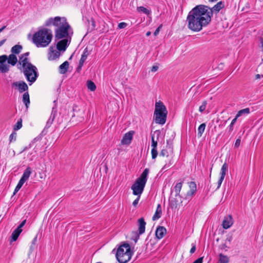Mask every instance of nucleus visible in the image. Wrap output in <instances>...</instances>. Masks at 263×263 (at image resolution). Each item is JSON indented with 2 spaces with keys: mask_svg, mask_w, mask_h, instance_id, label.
<instances>
[{
  "mask_svg": "<svg viewBox=\"0 0 263 263\" xmlns=\"http://www.w3.org/2000/svg\"><path fill=\"white\" fill-rule=\"evenodd\" d=\"M211 11L208 10L206 6L198 5L193 8L187 15V27L192 31L199 32L211 22Z\"/></svg>",
  "mask_w": 263,
  "mask_h": 263,
  "instance_id": "obj_1",
  "label": "nucleus"
},
{
  "mask_svg": "<svg viewBox=\"0 0 263 263\" xmlns=\"http://www.w3.org/2000/svg\"><path fill=\"white\" fill-rule=\"evenodd\" d=\"M51 25L56 27L54 30V37L56 40H61L65 37H71L73 33L71 27L64 17L56 16L47 19L45 22V26L49 27Z\"/></svg>",
  "mask_w": 263,
  "mask_h": 263,
  "instance_id": "obj_2",
  "label": "nucleus"
},
{
  "mask_svg": "<svg viewBox=\"0 0 263 263\" xmlns=\"http://www.w3.org/2000/svg\"><path fill=\"white\" fill-rule=\"evenodd\" d=\"M29 52H26L20 57L19 63L22 65L23 72L27 80L30 82V85L34 82L37 77L38 73L36 67L29 62L27 56Z\"/></svg>",
  "mask_w": 263,
  "mask_h": 263,
  "instance_id": "obj_3",
  "label": "nucleus"
},
{
  "mask_svg": "<svg viewBox=\"0 0 263 263\" xmlns=\"http://www.w3.org/2000/svg\"><path fill=\"white\" fill-rule=\"evenodd\" d=\"M53 37L50 29L43 28L35 32L32 37V41L37 47H45L51 42Z\"/></svg>",
  "mask_w": 263,
  "mask_h": 263,
  "instance_id": "obj_4",
  "label": "nucleus"
},
{
  "mask_svg": "<svg viewBox=\"0 0 263 263\" xmlns=\"http://www.w3.org/2000/svg\"><path fill=\"white\" fill-rule=\"evenodd\" d=\"M149 168H146L131 186L134 195L141 196L147 180Z\"/></svg>",
  "mask_w": 263,
  "mask_h": 263,
  "instance_id": "obj_5",
  "label": "nucleus"
},
{
  "mask_svg": "<svg viewBox=\"0 0 263 263\" xmlns=\"http://www.w3.org/2000/svg\"><path fill=\"white\" fill-rule=\"evenodd\" d=\"M132 254L129 245L124 243L117 249L116 256L120 263H126L130 259Z\"/></svg>",
  "mask_w": 263,
  "mask_h": 263,
  "instance_id": "obj_6",
  "label": "nucleus"
},
{
  "mask_svg": "<svg viewBox=\"0 0 263 263\" xmlns=\"http://www.w3.org/2000/svg\"><path fill=\"white\" fill-rule=\"evenodd\" d=\"M167 111L161 101L156 102L154 111V120L157 124L163 125L166 122Z\"/></svg>",
  "mask_w": 263,
  "mask_h": 263,
  "instance_id": "obj_7",
  "label": "nucleus"
},
{
  "mask_svg": "<svg viewBox=\"0 0 263 263\" xmlns=\"http://www.w3.org/2000/svg\"><path fill=\"white\" fill-rule=\"evenodd\" d=\"M57 49H66L71 42V37H65L61 40H55Z\"/></svg>",
  "mask_w": 263,
  "mask_h": 263,
  "instance_id": "obj_8",
  "label": "nucleus"
},
{
  "mask_svg": "<svg viewBox=\"0 0 263 263\" xmlns=\"http://www.w3.org/2000/svg\"><path fill=\"white\" fill-rule=\"evenodd\" d=\"M160 156L166 157L168 158V162L166 163L162 167V171L164 170H167L172 165V156L171 154H169L168 151L166 149H162L160 153Z\"/></svg>",
  "mask_w": 263,
  "mask_h": 263,
  "instance_id": "obj_9",
  "label": "nucleus"
},
{
  "mask_svg": "<svg viewBox=\"0 0 263 263\" xmlns=\"http://www.w3.org/2000/svg\"><path fill=\"white\" fill-rule=\"evenodd\" d=\"M12 86L17 88L20 92L25 91L28 89L27 84L22 81L13 82L12 84Z\"/></svg>",
  "mask_w": 263,
  "mask_h": 263,
  "instance_id": "obj_10",
  "label": "nucleus"
},
{
  "mask_svg": "<svg viewBox=\"0 0 263 263\" xmlns=\"http://www.w3.org/2000/svg\"><path fill=\"white\" fill-rule=\"evenodd\" d=\"M182 183L183 181H181L177 183L171 190L172 195H174L175 197L180 198V199L181 198L180 192L182 186Z\"/></svg>",
  "mask_w": 263,
  "mask_h": 263,
  "instance_id": "obj_11",
  "label": "nucleus"
},
{
  "mask_svg": "<svg viewBox=\"0 0 263 263\" xmlns=\"http://www.w3.org/2000/svg\"><path fill=\"white\" fill-rule=\"evenodd\" d=\"M13 53L7 57V61L8 64H11L12 66H14L17 62V59L16 54H18L20 52V50H12Z\"/></svg>",
  "mask_w": 263,
  "mask_h": 263,
  "instance_id": "obj_12",
  "label": "nucleus"
},
{
  "mask_svg": "<svg viewBox=\"0 0 263 263\" xmlns=\"http://www.w3.org/2000/svg\"><path fill=\"white\" fill-rule=\"evenodd\" d=\"M228 168V165L226 163H224L221 168V170H220V177L219 178V179L218 180V182H217V187L216 188V190L218 189L220 186H221V184L225 177V176H226V171Z\"/></svg>",
  "mask_w": 263,
  "mask_h": 263,
  "instance_id": "obj_13",
  "label": "nucleus"
},
{
  "mask_svg": "<svg viewBox=\"0 0 263 263\" xmlns=\"http://www.w3.org/2000/svg\"><path fill=\"white\" fill-rule=\"evenodd\" d=\"M134 133L133 131H129L126 133L121 140L122 144L129 145L131 143Z\"/></svg>",
  "mask_w": 263,
  "mask_h": 263,
  "instance_id": "obj_14",
  "label": "nucleus"
},
{
  "mask_svg": "<svg viewBox=\"0 0 263 263\" xmlns=\"http://www.w3.org/2000/svg\"><path fill=\"white\" fill-rule=\"evenodd\" d=\"M224 4L222 2H219L212 8H210L209 7L206 6V9H208V10L211 11L212 16L214 12H218L222 8L224 7Z\"/></svg>",
  "mask_w": 263,
  "mask_h": 263,
  "instance_id": "obj_15",
  "label": "nucleus"
},
{
  "mask_svg": "<svg viewBox=\"0 0 263 263\" xmlns=\"http://www.w3.org/2000/svg\"><path fill=\"white\" fill-rule=\"evenodd\" d=\"M166 233V230L164 227L159 226L155 232L156 236L157 238L160 239L164 237Z\"/></svg>",
  "mask_w": 263,
  "mask_h": 263,
  "instance_id": "obj_16",
  "label": "nucleus"
},
{
  "mask_svg": "<svg viewBox=\"0 0 263 263\" xmlns=\"http://www.w3.org/2000/svg\"><path fill=\"white\" fill-rule=\"evenodd\" d=\"M138 232L139 234H142L145 230L146 222L143 218H140L138 220Z\"/></svg>",
  "mask_w": 263,
  "mask_h": 263,
  "instance_id": "obj_17",
  "label": "nucleus"
},
{
  "mask_svg": "<svg viewBox=\"0 0 263 263\" xmlns=\"http://www.w3.org/2000/svg\"><path fill=\"white\" fill-rule=\"evenodd\" d=\"M233 224L232 217L229 215L225 217L222 222V227L224 229H227L229 228Z\"/></svg>",
  "mask_w": 263,
  "mask_h": 263,
  "instance_id": "obj_18",
  "label": "nucleus"
},
{
  "mask_svg": "<svg viewBox=\"0 0 263 263\" xmlns=\"http://www.w3.org/2000/svg\"><path fill=\"white\" fill-rule=\"evenodd\" d=\"M61 50H50L48 53V59L50 61L55 60L60 55Z\"/></svg>",
  "mask_w": 263,
  "mask_h": 263,
  "instance_id": "obj_19",
  "label": "nucleus"
},
{
  "mask_svg": "<svg viewBox=\"0 0 263 263\" xmlns=\"http://www.w3.org/2000/svg\"><path fill=\"white\" fill-rule=\"evenodd\" d=\"M31 174V169L30 167H28L24 172L22 177L21 179L23 180V181H26L29 178Z\"/></svg>",
  "mask_w": 263,
  "mask_h": 263,
  "instance_id": "obj_20",
  "label": "nucleus"
},
{
  "mask_svg": "<svg viewBox=\"0 0 263 263\" xmlns=\"http://www.w3.org/2000/svg\"><path fill=\"white\" fill-rule=\"evenodd\" d=\"M161 214H162L161 206L160 204H158L157 205L155 213L153 217V220H157L159 218H160L161 217Z\"/></svg>",
  "mask_w": 263,
  "mask_h": 263,
  "instance_id": "obj_21",
  "label": "nucleus"
},
{
  "mask_svg": "<svg viewBox=\"0 0 263 263\" xmlns=\"http://www.w3.org/2000/svg\"><path fill=\"white\" fill-rule=\"evenodd\" d=\"M69 67V63L67 61H65L59 66L60 72L62 74L65 73L68 70Z\"/></svg>",
  "mask_w": 263,
  "mask_h": 263,
  "instance_id": "obj_22",
  "label": "nucleus"
},
{
  "mask_svg": "<svg viewBox=\"0 0 263 263\" xmlns=\"http://www.w3.org/2000/svg\"><path fill=\"white\" fill-rule=\"evenodd\" d=\"M23 102L25 104L26 108L28 107L30 104L29 95L28 92H25L23 95Z\"/></svg>",
  "mask_w": 263,
  "mask_h": 263,
  "instance_id": "obj_23",
  "label": "nucleus"
},
{
  "mask_svg": "<svg viewBox=\"0 0 263 263\" xmlns=\"http://www.w3.org/2000/svg\"><path fill=\"white\" fill-rule=\"evenodd\" d=\"M229 258L227 255H224L220 253L219 255V261L218 263H228Z\"/></svg>",
  "mask_w": 263,
  "mask_h": 263,
  "instance_id": "obj_24",
  "label": "nucleus"
},
{
  "mask_svg": "<svg viewBox=\"0 0 263 263\" xmlns=\"http://www.w3.org/2000/svg\"><path fill=\"white\" fill-rule=\"evenodd\" d=\"M22 232V230H18L16 228L12 233L11 238L12 240L16 241Z\"/></svg>",
  "mask_w": 263,
  "mask_h": 263,
  "instance_id": "obj_25",
  "label": "nucleus"
},
{
  "mask_svg": "<svg viewBox=\"0 0 263 263\" xmlns=\"http://www.w3.org/2000/svg\"><path fill=\"white\" fill-rule=\"evenodd\" d=\"M206 124L203 123L200 125L198 128V136L201 137L204 132Z\"/></svg>",
  "mask_w": 263,
  "mask_h": 263,
  "instance_id": "obj_26",
  "label": "nucleus"
},
{
  "mask_svg": "<svg viewBox=\"0 0 263 263\" xmlns=\"http://www.w3.org/2000/svg\"><path fill=\"white\" fill-rule=\"evenodd\" d=\"M139 234L138 232L133 231L131 234V239L133 240L135 243H136L138 239H139Z\"/></svg>",
  "mask_w": 263,
  "mask_h": 263,
  "instance_id": "obj_27",
  "label": "nucleus"
},
{
  "mask_svg": "<svg viewBox=\"0 0 263 263\" xmlns=\"http://www.w3.org/2000/svg\"><path fill=\"white\" fill-rule=\"evenodd\" d=\"M250 113V109L249 108H246L241 110H240L236 115L237 117H240L243 115H248Z\"/></svg>",
  "mask_w": 263,
  "mask_h": 263,
  "instance_id": "obj_28",
  "label": "nucleus"
},
{
  "mask_svg": "<svg viewBox=\"0 0 263 263\" xmlns=\"http://www.w3.org/2000/svg\"><path fill=\"white\" fill-rule=\"evenodd\" d=\"M54 107H53L52 108V111L51 112V116H50V117L49 118V119H48V120L47 122V125H48L49 126L52 123V122L53 121V120H54V119L55 118V112L56 111H54Z\"/></svg>",
  "mask_w": 263,
  "mask_h": 263,
  "instance_id": "obj_29",
  "label": "nucleus"
},
{
  "mask_svg": "<svg viewBox=\"0 0 263 263\" xmlns=\"http://www.w3.org/2000/svg\"><path fill=\"white\" fill-rule=\"evenodd\" d=\"M9 69V66L6 64H0V73L7 72Z\"/></svg>",
  "mask_w": 263,
  "mask_h": 263,
  "instance_id": "obj_30",
  "label": "nucleus"
},
{
  "mask_svg": "<svg viewBox=\"0 0 263 263\" xmlns=\"http://www.w3.org/2000/svg\"><path fill=\"white\" fill-rule=\"evenodd\" d=\"M190 186L191 187H192V189L189 192H187V195H190L192 196V195H193L195 193V192L196 191V185L194 182H192L191 183Z\"/></svg>",
  "mask_w": 263,
  "mask_h": 263,
  "instance_id": "obj_31",
  "label": "nucleus"
},
{
  "mask_svg": "<svg viewBox=\"0 0 263 263\" xmlns=\"http://www.w3.org/2000/svg\"><path fill=\"white\" fill-rule=\"evenodd\" d=\"M89 54V52H88V51L85 50L82 54L79 62L84 64V62L85 61V60H86V59L87 58V56Z\"/></svg>",
  "mask_w": 263,
  "mask_h": 263,
  "instance_id": "obj_32",
  "label": "nucleus"
},
{
  "mask_svg": "<svg viewBox=\"0 0 263 263\" xmlns=\"http://www.w3.org/2000/svg\"><path fill=\"white\" fill-rule=\"evenodd\" d=\"M137 10L139 12H142L143 13H144L146 14H147V15L150 14L151 13V10H148L146 8L142 7V6L137 7Z\"/></svg>",
  "mask_w": 263,
  "mask_h": 263,
  "instance_id": "obj_33",
  "label": "nucleus"
},
{
  "mask_svg": "<svg viewBox=\"0 0 263 263\" xmlns=\"http://www.w3.org/2000/svg\"><path fill=\"white\" fill-rule=\"evenodd\" d=\"M87 85L88 89L91 91H94L96 88L95 84L91 81H88L87 82Z\"/></svg>",
  "mask_w": 263,
  "mask_h": 263,
  "instance_id": "obj_34",
  "label": "nucleus"
},
{
  "mask_svg": "<svg viewBox=\"0 0 263 263\" xmlns=\"http://www.w3.org/2000/svg\"><path fill=\"white\" fill-rule=\"evenodd\" d=\"M24 183L25 182L23 181V180H20L18 183H17L16 186L15 187L13 194H15L20 190V189L22 187Z\"/></svg>",
  "mask_w": 263,
  "mask_h": 263,
  "instance_id": "obj_35",
  "label": "nucleus"
},
{
  "mask_svg": "<svg viewBox=\"0 0 263 263\" xmlns=\"http://www.w3.org/2000/svg\"><path fill=\"white\" fill-rule=\"evenodd\" d=\"M22 127V120L20 119L17 121V123L14 125L13 129L14 130H17Z\"/></svg>",
  "mask_w": 263,
  "mask_h": 263,
  "instance_id": "obj_36",
  "label": "nucleus"
},
{
  "mask_svg": "<svg viewBox=\"0 0 263 263\" xmlns=\"http://www.w3.org/2000/svg\"><path fill=\"white\" fill-rule=\"evenodd\" d=\"M165 52L163 50H157L156 58L159 60H161L165 55Z\"/></svg>",
  "mask_w": 263,
  "mask_h": 263,
  "instance_id": "obj_37",
  "label": "nucleus"
},
{
  "mask_svg": "<svg viewBox=\"0 0 263 263\" xmlns=\"http://www.w3.org/2000/svg\"><path fill=\"white\" fill-rule=\"evenodd\" d=\"M206 105L207 102L206 101H204L202 102V105L200 106L199 108V110L200 112H202L205 110Z\"/></svg>",
  "mask_w": 263,
  "mask_h": 263,
  "instance_id": "obj_38",
  "label": "nucleus"
},
{
  "mask_svg": "<svg viewBox=\"0 0 263 263\" xmlns=\"http://www.w3.org/2000/svg\"><path fill=\"white\" fill-rule=\"evenodd\" d=\"M151 154L152 159H155L158 155L157 148H152L151 151Z\"/></svg>",
  "mask_w": 263,
  "mask_h": 263,
  "instance_id": "obj_39",
  "label": "nucleus"
},
{
  "mask_svg": "<svg viewBox=\"0 0 263 263\" xmlns=\"http://www.w3.org/2000/svg\"><path fill=\"white\" fill-rule=\"evenodd\" d=\"M234 125V124L231 123L230 125L227 128V133L229 135H230L233 130Z\"/></svg>",
  "mask_w": 263,
  "mask_h": 263,
  "instance_id": "obj_40",
  "label": "nucleus"
},
{
  "mask_svg": "<svg viewBox=\"0 0 263 263\" xmlns=\"http://www.w3.org/2000/svg\"><path fill=\"white\" fill-rule=\"evenodd\" d=\"M17 134L15 132H13L9 136L10 142L15 141L16 138Z\"/></svg>",
  "mask_w": 263,
  "mask_h": 263,
  "instance_id": "obj_41",
  "label": "nucleus"
},
{
  "mask_svg": "<svg viewBox=\"0 0 263 263\" xmlns=\"http://www.w3.org/2000/svg\"><path fill=\"white\" fill-rule=\"evenodd\" d=\"M157 141L154 140V136H152V148H157Z\"/></svg>",
  "mask_w": 263,
  "mask_h": 263,
  "instance_id": "obj_42",
  "label": "nucleus"
},
{
  "mask_svg": "<svg viewBox=\"0 0 263 263\" xmlns=\"http://www.w3.org/2000/svg\"><path fill=\"white\" fill-rule=\"evenodd\" d=\"M7 60V56L6 55H3L0 56V64H6L5 62Z\"/></svg>",
  "mask_w": 263,
  "mask_h": 263,
  "instance_id": "obj_43",
  "label": "nucleus"
},
{
  "mask_svg": "<svg viewBox=\"0 0 263 263\" xmlns=\"http://www.w3.org/2000/svg\"><path fill=\"white\" fill-rule=\"evenodd\" d=\"M37 235L35 236V237L33 238L32 241V245L30 246V250H32L33 248V246L35 245L37 242Z\"/></svg>",
  "mask_w": 263,
  "mask_h": 263,
  "instance_id": "obj_44",
  "label": "nucleus"
},
{
  "mask_svg": "<svg viewBox=\"0 0 263 263\" xmlns=\"http://www.w3.org/2000/svg\"><path fill=\"white\" fill-rule=\"evenodd\" d=\"M127 24L124 22L120 23L118 24V28L119 29H123L126 27Z\"/></svg>",
  "mask_w": 263,
  "mask_h": 263,
  "instance_id": "obj_45",
  "label": "nucleus"
},
{
  "mask_svg": "<svg viewBox=\"0 0 263 263\" xmlns=\"http://www.w3.org/2000/svg\"><path fill=\"white\" fill-rule=\"evenodd\" d=\"M219 247H220V249H221V250L224 249L226 251L227 250V249L229 248V247H228L227 246V244L226 243H223L222 245H221Z\"/></svg>",
  "mask_w": 263,
  "mask_h": 263,
  "instance_id": "obj_46",
  "label": "nucleus"
},
{
  "mask_svg": "<svg viewBox=\"0 0 263 263\" xmlns=\"http://www.w3.org/2000/svg\"><path fill=\"white\" fill-rule=\"evenodd\" d=\"M232 239H233V237H232V236H229L227 237V238H226V242L225 243H226L227 244L228 243H230L231 241L232 240Z\"/></svg>",
  "mask_w": 263,
  "mask_h": 263,
  "instance_id": "obj_47",
  "label": "nucleus"
},
{
  "mask_svg": "<svg viewBox=\"0 0 263 263\" xmlns=\"http://www.w3.org/2000/svg\"><path fill=\"white\" fill-rule=\"evenodd\" d=\"M140 196H138V197L133 201V205L134 206H136L138 204Z\"/></svg>",
  "mask_w": 263,
  "mask_h": 263,
  "instance_id": "obj_48",
  "label": "nucleus"
},
{
  "mask_svg": "<svg viewBox=\"0 0 263 263\" xmlns=\"http://www.w3.org/2000/svg\"><path fill=\"white\" fill-rule=\"evenodd\" d=\"M196 245L194 243L192 244V248L190 250V253L193 254L196 251Z\"/></svg>",
  "mask_w": 263,
  "mask_h": 263,
  "instance_id": "obj_49",
  "label": "nucleus"
},
{
  "mask_svg": "<svg viewBox=\"0 0 263 263\" xmlns=\"http://www.w3.org/2000/svg\"><path fill=\"white\" fill-rule=\"evenodd\" d=\"M26 220H23L21 223V224L17 227V229H18V230H22V228L23 227H24V226L25 224L26 223Z\"/></svg>",
  "mask_w": 263,
  "mask_h": 263,
  "instance_id": "obj_50",
  "label": "nucleus"
},
{
  "mask_svg": "<svg viewBox=\"0 0 263 263\" xmlns=\"http://www.w3.org/2000/svg\"><path fill=\"white\" fill-rule=\"evenodd\" d=\"M159 69V66L157 65H154L152 66L151 68V71L153 72H155L157 71Z\"/></svg>",
  "mask_w": 263,
  "mask_h": 263,
  "instance_id": "obj_51",
  "label": "nucleus"
},
{
  "mask_svg": "<svg viewBox=\"0 0 263 263\" xmlns=\"http://www.w3.org/2000/svg\"><path fill=\"white\" fill-rule=\"evenodd\" d=\"M23 47L20 45H15L11 48V49H22Z\"/></svg>",
  "mask_w": 263,
  "mask_h": 263,
  "instance_id": "obj_52",
  "label": "nucleus"
},
{
  "mask_svg": "<svg viewBox=\"0 0 263 263\" xmlns=\"http://www.w3.org/2000/svg\"><path fill=\"white\" fill-rule=\"evenodd\" d=\"M240 142H241L240 139H237L235 141L234 146L235 147H238L240 145Z\"/></svg>",
  "mask_w": 263,
  "mask_h": 263,
  "instance_id": "obj_53",
  "label": "nucleus"
},
{
  "mask_svg": "<svg viewBox=\"0 0 263 263\" xmlns=\"http://www.w3.org/2000/svg\"><path fill=\"white\" fill-rule=\"evenodd\" d=\"M83 65V63H81L79 62L78 67L77 68V72H80V71L81 70V69H82V67Z\"/></svg>",
  "mask_w": 263,
  "mask_h": 263,
  "instance_id": "obj_54",
  "label": "nucleus"
},
{
  "mask_svg": "<svg viewBox=\"0 0 263 263\" xmlns=\"http://www.w3.org/2000/svg\"><path fill=\"white\" fill-rule=\"evenodd\" d=\"M203 261V257H199L195 261H194L193 263H202Z\"/></svg>",
  "mask_w": 263,
  "mask_h": 263,
  "instance_id": "obj_55",
  "label": "nucleus"
},
{
  "mask_svg": "<svg viewBox=\"0 0 263 263\" xmlns=\"http://www.w3.org/2000/svg\"><path fill=\"white\" fill-rule=\"evenodd\" d=\"M161 26H162L161 25L158 28H157L156 29V30H155V31L154 32V33L155 35H157L159 33V32L160 31V29L161 27Z\"/></svg>",
  "mask_w": 263,
  "mask_h": 263,
  "instance_id": "obj_56",
  "label": "nucleus"
},
{
  "mask_svg": "<svg viewBox=\"0 0 263 263\" xmlns=\"http://www.w3.org/2000/svg\"><path fill=\"white\" fill-rule=\"evenodd\" d=\"M239 117H237V115H236L235 117L232 120V121H231V123H233V124H235L237 120V119Z\"/></svg>",
  "mask_w": 263,
  "mask_h": 263,
  "instance_id": "obj_57",
  "label": "nucleus"
},
{
  "mask_svg": "<svg viewBox=\"0 0 263 263\" xmlns=\"http://www.w3.org/2000/svg\"><path fill=\"white\" fill-rule=\"evenodd\" d=\"M261 77H263V75H260L259 74H257L255 75V79L258 80L260 79Z\"/></svg>",
  "mask_w": 263,
  "mask_h": 263,
  "instance_id": "obj_58",
  "label": "nucleus"
},
{
  "mask_svg": "<svg viewBox=\"0 0 263 263\" xmlns=\"http://www.w3.org/2000/svg\"><path fill=\"white\" fill-rule=\"evenodd\" d=\"M5 41H6L5 39L0 41V47L4 44Z\"/></svg>",
  "mask_w": 263,
  "mask_h": 263,
  "instance_id": "obj_59",
  "label": "nucleus"
},
{
  "mask_svg": "<svg viewBox=\"0 0 263 263\" xmlns=\"http://www.w3.org/2000/svg\"><path fill=\"white\" fill-rule=\"evenodd\" d=\"M6 26H4L1 28H0V33L2 32L6 28Z\"/></svg>",
  "mask_w": 263,
  "mask_h": 263,
  "instance_id": "obj_60",
  "label": "nucleus"
},
{
  "mask_svg": "<svg viewBox=\"0 0 263 263\" xmlns=\"http://www.w3.org/2000/svg\"><path fill=\"white\" fill-rule=\"evenodd\" d=\"M260 43L261 45V47L263 48V39L262 38L260 39Z\"/></svg>",
  "mask_w": 263,
  "mask_h": 263,
  "instance_id": "obj_61",
  "label": "nucleus"
},
{
  "mask_svg": "<svg viewBox=\"0 0 263 263\" xmlns=\"http://www.w3.org/2000/svg\"><path fill=\"white\" fill-rule=\"evenodd\" d=\"M151 34V32L150 31H148L146 32V35L148 36L150 35Z\"/></svg>",
  "mask_w": 263,
  "mask_h": 263,
  "instance_id": "obj_62",
  "label": "nucleus"
},
{
  "mask_svg": "<svg viewBox=\"0 0 263 263\" xmlns=\"http://www.w3.org/2000/svg\"><path fill=\"white\" fill-rule=\"evenodd\" d=\"M217 0H209V2H216Z\"/></svg>",
  "mask_w": 263,
  "mask_h": 263,
  "instance_id": "obj_63",
  "label": "nucleus"
}]
</instances>
